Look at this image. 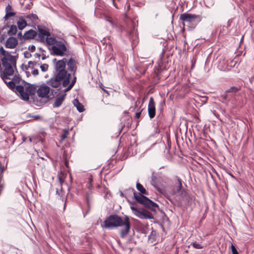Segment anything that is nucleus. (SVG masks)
<instances>
[{"mask_svg": "<svg viewBox=\"0 0 254 254\" xmlns=\"http://www.w3.org/2000/svg\"><path fill=\"white\" fill-rule=\"evenodd\" d=\"M66 59L59 60L54 65V75L47 83L53 88L59 87L61 83L63 87H66L69 83L70 74L65 69Z\"/></svg>", "mask_w": 254, "mask_h": 254, "instance_id": "nucleus-1", "label": "nucleus"}, {"mask_svg": "<svg viewBox=\"0 0 254 254\" xmlns=\"http://www.w3.org/2000/svg\"><path fill=\"white\" fill-rule=\"evenodd\" d=\"M101 226L102 228L109 229L123 227L120 231V235L121 238L124 239L130 232L131 223L129 218L127 215L122 217L117 214H112L107 217Z\"/></svg>", "mask_w": 254, "mask_h": 254, "instance_id": "nucleus-2", "label": "nucleus"}, {"mask_svg": "<svg viewBox=\"0 0 254 254\" xmlns=\"http://www.w3.org/2000/svg\"><path fill=\"white\" fill-rule=\"evenodd\" d=\"M2 56L3 57L1 58V62L4 69L0 73V77L3 80H4L5 79H9L8 76L13 75L14 70H17L16 62L18 55L12 56L9 52L5 51V53Z\"/></svg>", "mask_w": 254, "mask_h": 254, "instance_id": "nucleus-3", "label": "nucleus"}, {"mask_svg": "<svg viewBox=\"0 0 254 254\" xmlns=\"http://www.w3.org/2000/svg\"><path fill=\"white\" fill-rule=\"evenodd\" d=\"M136 187L140 193H137L134 189H131V190L133 193L134 198L136 202L143 205L145 207L150 209L152 211H156L155 208H159V206L156 203L143 195L148 194V192L144 187L141 184L137 183Z\"/></svg>", "mask_w": 254, "mask_h": 254, "instance_id": "nucleus-4", "label": "nucleus"}, {"mask_svg": "<svg viewBox=\"0 0 254 254\" xmlns=\"http://www.w3.org/2000/svg\"><path fill=\"white\" fill-rule=\"evenodd\" d=\"M201 19L202 17L200 15L187 12L181 14L180 16V20L182 21L184 26L186 25L190 29H194Z\"/></svg>", "mask_w": 254, "mask_h": 254, "instance_id": "nucleus-5", "label": "nucleus"}, {"mask_svg": "<svg viewBox=\"0 0 254 254\" xmlns=\"http://www.w3.org/2000/svg\"><path fill=\"white\" fill-rule=\"evenodd\" d=\"M130 209L133 214L141 219H153L154 218L152 214L148 211L145 210L143 208L138 209L134 206H131Z\"/></svg>", "mask_w": 254, "mask_h": 254, "instance_id": "nucleus-6", "label": "nucleus"}, {"mask_svg": "<svg viewBox=\"0 0 254 254\" xmlns=\"http://www.w3.org/2000/svg\"><path fill=\"white\" fill-rule=\"evenodd\" d=\"M51 50L54 55L63 56L64 53L67 51V48L65 44L62 41H59L55 45L51 47Z\"/></svg>", "mask_w": 254, "mask_h": 254, "instance_id": "nucleus-7", "label": "nucleus"}, {"mask_svg": "<svg viewBox=\"0 0 254 254\" xmlns=\"http://www.w3.org/2000/svg\"><path fill=\"white\" fill-rule=\"evenodd\" d=\"M51 89L47 85L41 86L37 90V93L39 97L41 98H49V94Z\"/></svg>", "mask_w": 254, "mask_h": 254, "instance_id": "nucleus-8", "label": "nucleus"}, {"mask_svg": "<svg viewBox=\"0 0 254 254\" xmlns=\"http://www.w3.org/2000/svg\"><path fill=\"white\" fill-rule=\"evenodd\" d=\"M148 113L150 119H153L156 115L155 102L153 97H150L148 106Z\"/></svg>", "mask_w": 254, "mask_h": 254, "instance_id": "nucleus-9", "label": "nucleus"}, {"mask_svg": "<svg viewBox=\"0 0 254 254\" xmlns=\"http://www.w3.org/2000/svg\"><path fill=\"white\" fill-rule=\"evenodd\" d=\"M16 92L19 94L20 98L25 101H29V97L25 93L24 88L22 85H17L15 87Z\"/></svg>", "mask_w": 254, "mask_h": 254, "instance_id": "nucleus-10", "label": "nucleus"}, {"mask_svg": "<svg viewBox=\"0 0 254 254\" xmlns=\"http://www.w3.org/2000/svg\"><path fill=\"white\" fill-rule=\"evenodd\" d=\"M18 43V40L16 38L10 37L6 40L5 43V47L6 48L13 49L17 46Z\"/></svg>", "mask_w": 254, "mask_h": 254, "instance_id": "nucleus-11", "label": "nucleus"}, {"mask_svg": "<svg viewBox=\"0 0 254 254\" xmlns=\"http://www.w3.org/2000/svg\"><path fill=\"white\" fill-rule=\"evenodd\" d=\"M66 64L68 67V69L72 73V74H75L76 69V62L74 59L72 58H70L68 61L66 60Z\"/></svg>", "mask_w": 254, "mask_h": 254, "instance_id": "nucleus-12", "label": "nucleus"}, {"mask_svg": "<svg viewBox=\"0 0 254 254\" xmlns=\"http://www.w3.org/2000/svg\"><path fill=\"white\" fill-rule=\"evenodd\" d=\"M37 28L39 32L37 35L40 38V42L44 43L45 41V36H47V37H49L51 35V33L46 30L41 28L39 26H37Z\"/></svg>", "mask_w": 254, "mask_h": 254, "instance_id": "nucleus-13", "label": "nucleus"}, {"mask_svg": "<svg viewBox=\"0 0 254 254\" xmlns=\"http://www.w3.org/2000/svg\"><path fill=\"white\" fill-rule=\"evenodd\" d=\"M16 13L12 10V6L8 4L5 7V15L3 19L4 21L7 20L10 17L14 16Z\"/></svg>", "mask_w": 254, "mask_h": 254, "instance_id": "nucleus-14", "label": "nucleus"}, {"mask_svg": "<svg viewBox=\"0 0 254 254\" xmlns=\"http://www.w3.org/2000/svg\"><path fill=\"white\" fill-rule=\"evenodd\" d=\"M37 36V32L33 29H30L25 32L24 34L25 40H31L34 39Z\"/></svg>", "mask_w": 254, "mask_h": 254, "instance_id": "nucleus-15", "label": "nucleus"}, {"mask_svg": "<svg viewBox=\"0 0 254 254\" xmlns=\"http://www.w3.org/2000/svg\"><path fill=\"white\" fill-rule=\"evenodd\" d=\"M56 194H58L59 196L60 197V199H61L63 202H64V210L67 201V195H65L64 193L62 187H61L60 190H59L58 189H57Z\"/></svg>", "mask_w": 254, "mask_h": 254, "instance_id": "nucleus-16", "label": "nucleus"}, {"mask_svg": "<svg viewBox=\"0 0 254 254\" xmlns=\"http://www.w3.org/2000/svg\"><path fill=\"white\" fill-rule=\"evenodd\" d=\"M65 94L61 95V96L57 98L55 100V102L53 104V106L54 108H58L61 106L63 102H64L65 99Z\"/></svg>", "mask_w": 254, "mask_h": 254, "instance_id": "nucleus-17", "label": "nucleus"}, {"mask_svg": "<svg viewBox=\"0 0 254 254\" xmlns=\"http://www.w3.org/2000/svg\"><path fill=\"white\" fill-rule=\"evenodd\" d=\"M18 28L19 30H23L26 26L29 25L22 16L19 17V20L17 22Z\"/></svg>", "mask_w": 254, "mask_h": 254, "instance_id": "nucleus-18", "label": "nucleus"}, {"mask_svg": "<svg viewBox=\"0 0 254 254\" xmlns=\"http://www.w3.org/2000/svg\"><path fill=\"white\" fill-rule=\"evenodd\" d=\"M36 91V88L33 85H29L25 88V93L27 94L28 97L30 95H34Z\"/></svg>", "mask_w": 254, "mask_h": 254, "instance_id": "nucleus-19", "label": "nucleus"}, {"mask_svg": "<svg viewBox=\"0 0 254 254\" xmlns=\"http://www.w3.org/2000/svg\"><path fill=\"white\" fill-rule=\"evenodd\" d=\"M73 104L76 107L78 111L80 113L83 112L84 111V108L83 105L80 103L78 99H75L73 100Z\"/></svg>", "mask_w": 254, "mask_h": 254, "instance_id": "nucleus-20", "label": "nucleus"}, {"mask_svg": "<svg viewBox=\"0 0 254 254\" xmlns=\"http://www.w3.org/2000/svg\"><path fill=\"white\" fill-rule=\"evenodd\" d=\"M165 51L163 50L160 56V58L158 61V63L159 64V66L163 68H165L166 67V63L163 62V57L165 54Z\"/></svg>", "mask_w": 254, "mask_h": 254, "instance_id": "nucleus-21", "label": "nucleus"}, {"mask_svg": "<svg viewBox=\"0 0 254 254\" xmlns=\"http://www.w3.org/2000/svg\"><path fill=\"white\" fill-rule=\"evenodd\" d=\"M8 27L10 28L7 31V34L11 37H12V36L15 35L17 33V26L15 25H11L10 26H9Z\"/></svg>", "mask_w": 254, "mask_h": 254, "instance_id": "nucleus-22", "label": "nucleus"}, {"mask_svg": "<svg viewBox=\"0 0 254 254\" xmlns=\"http://www.w3.org/2000/svg\"><path fill=\"white\" fill-rule=\"evenodd\" d=\"M177 183L176 184V190L174 191L175 193L179 192L182 188V181L178 177H176Z\"/></svg>", "mask_w": 254, "mask_h": 254, "instance_id": "nucleus-23", "label": "nucleus"}, {"mask_svg": "<svg viewBox=\"0 0 254 254\" xmlns=\"http://www.w3.org/2000/svg\"><path fill=\"white\" fill-rule=\"evenodd\" d=\"M45 41L48 45H52V46L55 45L57 42L59 41H57L55 37H47L46 39H45Z\"/></svg>", "mask_w": 254, "mask_h": 254, "instance_id": "nucleus-24", "label": "nucleus"}, {"mask_svg": "<svg viewBox=\"0 0 254 254\" xmlns=\"http://www.w3.org/2000/svg\"><path fill=\"white\" fill-rule=\"evenodd\" d=\"M151 184L157 189V177L155 175L154 172L152 173Z\"/></svg>", "mask_w": 254, "mask_h": 254, "instance_id": "nucleus-25", "label": "nucleus"}, {"mask_svg": "<svg viewBox=\"0 0 254 254\" xmlns=\"http://www.w3.org/2000/svg\"><path fill=\"white\" fill-rule=\"evenodd\" d=\"M241 88L240 87L232 86L228 89L226 90V93H236L240 90Z\"/></svg>", "mask_w": 254, "mask_h": 254, "instance_id": "nucleus-26", "label": "nucleus"}, {"mask_svg": "<svg viewBox=\"0 0 254 254\" xmlns=\"http://www.w3.org/2000/svg\"><path fill=\"white\" fill-rule=\"evenodd\" d=\"M7 79H4L3 81L5 82V83L6 84L7 86L11 90H13L15 89V83L13 80L7 82L6 80Z\"/></svg>", "mask_w": 254, "mask_h": 254, "instance_id": "nucleus-27", "label": "nucleus"}, {"mask_svg": "<svg viewBox=\"0 0 254 254\" xmlns=\"http://www.w3.org/2000/svg\"><path fill=\"white\" fill-rule=\"evenodd\" d=\"M228 93H226V90L224 93L221 95L219 97L220 101H221L222 103H225V101L227 100L230 96L228 94Z\"/></svg>", "mask_w": 254, "mask_h": 254, "instance_id": "nucleus-28", "label": "nucleus"}, {"mask_svg": "<svg viewBox=\"0 0 254 254\" xmlns=\"http://www.w3.org/2000/svg\"><path fill=\"white\" fill-rule=\"evenodd\" d=\"M136 69L141 74H144L145 72V71L146 70V66L143 65L141 66H137L136 67Z\"/></svg>", "mask_w": 254, "mask_h": 254, "instance_id": "nucleus-29", "label": "nucleus"}, {"mask_svg": "<svg viewBox=\"0 0 254 254\" xmlns=\"http://www.w3.org/2000/svg\"><path fill=\"white\" fill-rule=\"evenodd\" d=\"M25 18L30 20L35 19L38 20V16L35 14H29L25 16Z\"/></svg>", "mask_w": 254, "mask_h": 254, "instance_id": "nucleus-30", "label": "nucleus"}, {"mask_svg": "<svg viewBox=\"0 0 254 254\" xmlns=\"http://www.w3.org/2000/svg\"><path fill=\"white\" fill-rule=\"evenodd\" d=\"M191 245L194 248L196 249H201L203 248V246L197 243L196 241L192 242L191 244Z\"/></svg>", "mask_w": 254, "mask_h": 254, "instance_id": "nucleus-31", "label": "nucleus"}, {"mask_svg": "<svg viewBox=\"0 0 254 254\" xmlns=\"http://www.w3.org/2000/svg\"><path fill=\"white\" fill-rule=\"evenodd\" d=\"M105 19L107 21L109 22L110 25L113 27H115L117 26V24L111 19L110 17H106Z\"/></svg>", "mask_w": 254, "mask_h": 254, "instance_id": "nucleus-32", "label": "nucleus"}, {"mask_svg": "<svg viewBox=\"0 0 254 254\" xmlns=\"http://www.w3.org/2000/svg\"><path fill=\"white\" fill-rule=\"evenodd\" d=\"M68 134V130L66 129H64L63 133L61 136V139L62 140H63L64 139H65L67 137Z\"/></svg>", "mask_w": 254, "mask_h": 254, "instance_id": "nucleus-33", "label": "nucleus"}, {"mask_svg": "<svg viewBox=\"0 0 254 254\" xmlns=\"http://www.w3.org/2000/svg\"><path fill=\"white\" fill-rule=\"evenodd\" d=\"M64 174H61V175H58V179L61 187L62 186L63 183L64 182Z\"/></svg>", "mask_w": 254, "mask_h": 254, "instance_id": "nucleus-34", "label": "nucleus"}, {"mask_svg": "<svg viewBox=\"0 0 254 254\" xmlns=\"http://www.w3.org/2000/svg\"><path fill=\"white\" fill-rule=\"evenodd\" d=\"M49 65L48 64H44L40 66V68L43 72H46L48 70Z\"/></svg>", "mask_w": 254, "mask_h": 254, "instance_id": "nucleus-35", "label": "nucleus"}, {"mask_svg": "<svg viewBox=\"0 0 254 254\" xmlns=\"http://www.w3.org/2000/svg\"><path fill=\"white\" fill-rule=\"evenodd\" d=\"M37 62L35 61H29L28 62V65H25V69L27 70L30 67V65H32L33 66L36 65L37 64Z\"/></svg>", "mask_w": 254, "mask_h": 254, "instance_id": "nucleus-36", "label": "nucleus"}, {"mask_svg": "<svg viewBox=\"0 0 254 254\" xmlns=\"http://www.w3.org/2000/svg\"><path fill=\"white\" fill-rule=\"evenodd\" d=\"M14 83H19L21 80V78L19 75H15L12 79Z\"/></svg>", "mask_w": 254, "mask_h": 254, "instance_id": "nucleus-37", "label": "nucleus"}, {"mask_svg": "<svg viewBox=\"0 0 254 254\" xmlns=\"http://www.w3.org/2000/svg\"><path fill=\"white\" fill-rule=\"evenodd\" d=\"M231 249L232 254H239L236 247H235V246L233 245V244H231Z\"/></svg>", "mask_w": 254, "mask_h": 254, "instance_id": "nucleus-38", "label": "nucleus"}, {"mask_svg": "<svg viewBox=\"0 0 254 254\" xmlns=\"http://www.w3.org/2000/svg\"><path fill=\"white\" fill-rule=\"evenodd\" d=\"M17 37L19 39L20 41H23V40H25V37L24 36V35H22L21 32H19L17 34Z\"/></svg>", "mask_w": 254, "mask_h": 254, "instance_id": "nucleus-39", "label": "nucleus"}, {"mask_svg": "<svg viewBox=\"0 0 254 254\" xmlns=\"http://www.w3.org/2000/svg\"><path fill=\"white\" fill-rule=\"evenodd\" d=\"M90 199H91V198H90V195H87L86 197V203H87V206L88 207L89 210H90Z\"/></svg>", "mask_w": 254, "mask_h": 254, "instance_id": "nucleus-40", "label": "nucleus"}, {"mask_svg": "<svg viewBox=\"0 0 254 254\" xmlns=\"http://www.w3.org/2000/svg\"><path fill=\"white\" fill-rule=\"evenodd\" d=\"M73 78H72V81L70 84V86H71L72 87L74 86V85L75 84V83L76 81V77L75 76V74L73 75Z\"/></svg>", "mask_w": 254, "mask_h": 254, "instance_id": "nucleus-41", "label": "nucleus"}, {"mask_svg": "<svg viewBox=\"0 0 254 254\" xmlns=\"http://www.w3.org/2000/svg\"><path fill=\"white\" fill-rule=\"evenodd\" d=\"M35 49H36L35 46L33 45H30L28 47V50L29 51H30L31 52H34L35 50Z\"/></svg>", "mask_w": 254, "mask_h": 254, "instance_id": "nucleus-42", "label": "nucleus"}, {"mask_svg": "<svg viewBox=\"0 0 254 254\" xmlns=\"http://www.w3.org/2000/svg\"><path fill=\"white\" fill-rule=\"evenodd\" d=\"M99 86H100V87L104 91V92L106 93L108 95H109V91L106 90V89H105V88H104L105 87L104 86V85H103L102 83H100Z\"/></svg>", "mask_w": 254, "mask_h": 254, "instance_id": "nucleus-43", "label": "nucleus"}, {"mask_svg": "<svg viewBox=\"0 0 254 254\" xmlns=\"http://www.w3.org/2000/svg\"><path fill=\"white\" fill-rule=\"evenodd\" d=\"M24 55L25 58H29L32 56L31 54L28 53L27 51L25 52Z\"/></svg>", "mask_w": 254, "mask_h": 254, "instance_id": "nucleus-44", "label": "nucleus"}, {"mask_svg": "<svg viewBox=\"0 0 254 254\" xmlns=\"http://www.w3.org/2000/svg\"><path fill=\"white\" fill-rule=\"evenodd\" d=\"M142 110H143V109H141V110H140V111L137 112H136L135 113V117L136 118H137V119L139 118V117H140V115L141 114V112H142Z\"/></svg>", "mask_w": 254, "mask_h": 254, "instance_id": "nucleus-45", "label": "nucleus"}, {"mask_svg": "<svg viewBox=\"0 0 254 254\" xmlns=\"http://www.w3.org/2000/svg\"><path fill=\"white\" fill-rule=\"evenodd\" d=\"M32 74L34 75H37L39 74V71L37 69H35L32 71Z\"/></svg>", "mask_w": 254, "mask_h": 254, "instance_id": "nucleus-46", "label": "nucleus"}, {"mask_svg": "<svg viewBox=\"0 0 254 254\" xmlns=\"http://www.w3.org/2000/svg\"><path fill=\"white\" fill-rule=\"evenodd\" d=\"M5 38V35L3 34L0 36V42L2 43Z\"/></svg>", "mask_w": 254, "mask_h": 254, "instance_id": "nucleus-47", "label": "nucleus"}, {"mask_svg": "<svg viewBox=\"0 0 254 254\" xmlns=\"http://www.w3.org/2000/svg\"><path fill=\"white\" fill-rule=\"evenodd\" d=\"M9 27V25L8 24H6L4 26H3L1 29H0V35H1V32L3 30H4V29L8 28Z\"/></svg>", "mask_w": 254, "mask_h": 254, "instance_id": "nucleus-48", "label": "nucleus"}, {"mask_svg": "<svg viewBox=\"0 0 254 254\" xmlns=\"http://www.w3.org/2000/svg\"><path fill=\"white\" fill-rule=\"evenodd\" d=\"M5 50H4L3 48L1 46L0 48V53L2 55L5 53Z\"/></svg>", "mask_w": 254, "mask_h": 254, "instance_id": "nucleus-49", "label": "nucleus"}, {"mask_svg": "<svg viewBox=\"0 0 254 254\" xmlns=\"http://www.w3.org/2000/svg\"><path fill=\"white\" fill-rule=\"evenodd\" d=\"M72 88V86H70V85L69 84L67 87H66L64 90V92H67L69 90H70L71 88Z\"/></svg>", "mask_w": 254, "mask_h": 254, "instance_id": "nucleus-50", "label": "nucleus"}, {"mask_svg": "<svg viewBox=\"0 0 254 254\" xmlns=\"http://www.w3.org/2000/svg\"><path fill=\"white\" fill-rule=\"evenodd\" d=\"M126 126H127V127H129V123H128L126 125ZM126 126V125L125 124H123L122 123H121V129H122L125 127Z\"/></svg>", "mask_w": 254, "mask_h": 254, "instance_id": "nucleus-51", "label": "nucleus"}, {"mask_svg": "<svg viewBox=\"0 0 254 254\" xmlns=\"http://www.w3.org/2000/svg\"><path fill=\"white\" fill-rule=\"evenodd\" d=\"M60 90V89H58L57 91H56L55 90L52 89L51 93H52V94H53L54 92H55V94H57V93H59ZM53 97H54V95H53V96L51 97V98H52Z\"/></svg>", "mask_w": 254, "mask_h": 254, "instance_id": "nucleus-52", "label": "nucleus"}, {"mask_svg": "<svg viewBox=\"0 0 254 254\" xmlns=\"http://www.w3.org/2000/svg\"><path fill=\"white\" fill-rule=\"evenodd\" d=\"M232 21L231 19H229L227 22V28H229L231 26V24L232 23Z\"/></svg>", "mask_w": 254, "mask_h": 254, "instance_id": "nucleus-53", "label": "nucleus"}, {"mask_svg": "<svg viewBox=\"0 0 254 254\" xmlns=\"http://www.w3.org/2000/svg\"><path fill=\"white\" fill-rule=\"evenodd\" d=\"M131 24H132V25L133 30H135V26H136L135 22V21H131Z\"/></svg>", "mask_w": 254, "mask_h": 254, "instance_id": "nucleus-54", "label": "nucleus"}, {"mask_svg": "<svg viewBox=\"0 0 254 254\" xmlns=\"http://www.w3.org/2000/svg\"><path fill=\"white\" fill-rule=\"evenodd\" d=\"M114 5V6L117 9H119V7L117 4L115 3V0H111Z\"/></svg>", "mask_w": 254, "mask_h": 254, "instance_id": "nucleus-55", "label": "nucleus"}, {"mask_svg": "<svg viewBox=\"0 0 254 254\" xmlns=\"http://www.w3.org/2000/svg\"><path fill=\"white\" fill-rule=\"evenodd\" d=\"M137 107V103H136V102H135V105L134 107V108H131H131H129V110H130V111L133 112V111H134V110H135V109Z\"/></svg>", "mask_w": 254, "mask_h": 254, "instance_id": "nucleus-56", "label": "nucleus"}, {"mask_svg": "<svg viewBox=\"0 0 254 254\" xmlns=\"http://www.w3.org/2000/svg\"><path fill=\"white\" fill-rule=\"evenodd\" d=\"M34 56L35 57L39 59L41 56V55H40V54H39V53H36V54H35Z\"/></svg>", "mask_w": 254, "mask_h": 254, "instance_id": "nucleus-57", "label": "nucleus"}, {"mask_svg": "<svg viewBox=\"0 0 254 254\" xmlns=\"http://www.w3.org/2000/svg\"><path fill=\"white\" fill-rule=\"evenodd\" d=\"M42 60H44L45 59H46L47 58L46 56L44 53H42Z\"/></svg>", "mask_w": 254, "mask_h": 254, "instance_id": "nucleus-58", "label": "nucleus"}, {"mask_svg": "<svg viewBox=\"0 0 254 254\" xmlns=\"http://www.w3.org/2000/svg\"><path fill=\"white\" fill-rule=\"evenodd\" d=\"M25 65H26V64H22L21 65V69L24 70H26L25 69Z\"/></svg>", "mask_w": 254, "mask_h": 254, "instance_id": "nucleus-59", "label": "nucleus"}, {"mask_svg": "<svg viewBox=\"0 0 254 254\" xmlns=\"http://www.w3.org/2000/svg\"><path fill=\"white\" fill-rule=\"evenodd\" d=\"M254 81V76L250 78V81L251 83H252Z\"/></svg>", "mask_w": 254, "mask_h": 254, "instance_id": "nucleus-60", "label": "nucleus"}, {"mask_svg": "<svg viewBox=\"0 0 254 254\" xmlns=\"http://www.w3.org/2000/svg\"><path fill=\"white\" fill-rule=\"evenodd\" d=\"M39 50H40V51L41 52V54L42 53H44V52H45V51L44 50H43L42 48L40 47L39 48Z\"/></svg>", "mask_w": 254, "mask_h": 254, "instance_id": "nucleus-61", "label": "nucleus"}, {"mask_svg": "<svg viewBox=\"0 0 254 254\" xmlns=\"http://www.w3.org/2000/svg\"><path fill=\"white\" fill-rule=\"evenodd\" d=\"M58 61H57V59L55 58L53 60V63L54 64V65H56V63L58 62Z\"/></svg>", "mask_w": 254, "mask_h": 254, "instance_id": "nucleus-62", "label": "nucleus"}, {"mask_svg": "<svg viewBox=\"0 0 254 254\" xmlns=\"http://www.w3.org/2000/svg\"><path fill=\"white\" fill-rule=\"evenodd\" d=\"M34 119L37 120V119H39L40 117L39 116V115H36V116H33V117Z\"/></svg>", "mask_w": 254, "mask_h": 254, "instance_id": "nucleus-63", "label": "nucleus"}, {"mask_svg": "<svg viewBox=\"0 0 254 254\" xmlns=\"http://www.w3.org/2000/svg\"><path fill=\"white\" fill-rule=\"evenodd\" d=\"M204 98H205V100H204L203 102L205 104L207 102L208 97L205 96V97H204Z\"/></svg>", "mask_w": 254, "mask_h": 254, "instance_id": "nucleus-64", "label": "nucleus"}]
</instances>
